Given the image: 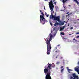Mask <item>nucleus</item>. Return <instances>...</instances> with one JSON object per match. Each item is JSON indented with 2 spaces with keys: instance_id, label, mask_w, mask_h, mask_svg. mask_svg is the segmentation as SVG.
Returning <instances> with one entry per match:
<instances>
[{
  "instance_id": "obj_45",
  "label": "nucleus",
  "mask_w": 79,
  "mask_h": 79,
  "mask_svg": "<svg viewBox=\"0 0 79 79\" xmlns=\"http://www.w3.org/2000/svg\"><path fill=\"white\" fill-rule=\"evenodd\" d=\"M54 29H55V28H54Z\"/></svg>"
},
{
  "instance_id": "obj_6",
  "label": "nucleus",
  "mask_w": 79,
  "mask_h": 79,
  "mask_svg": "<svg viewBox=\"0 0 79 79\" xmlns=\"http://www.w3.org/2000/svg\"><path fill=\"white\" fill-rule=\"evenodd\" d=\"M72 76H70V79H79L78 76L76 75V74H73Z\"/></svg>"
},
{
  "instance_id": "obj_8",
  "label": "nucleus",
  "mask_w": 79,
  "mask_h": 79,
  "mask_svg": "<svg viewBox=\"0 0 79 79\" xmlns=\"http://www.w3.org/2000/svg\"><path fill=\"white\" fill-rule=\"evenodd\" d=\"M74 69L75 71H77V72L78 73V74H79V68L75 67Z\"/></svg>"
},
{
  "instance_id": "obj_21",
  "label": "nucleus",
  "mask_w": 79,
  "mask_h": 79,
  "mask_svg": "<svg viewBox=\"0 0 79 79\" xmlns=\"http://www.w3.org/2000/svg\"><path fill=\"white\" fill-rule=\"evenodd\" d=\"M73 40H75L76 42H77V40H76V39H75V38H74Z\"/></svg>"
},
{
  "instance_id": "obj_19",
  "label": "nucleus",
  "mask_w": 79,
  "mask_h": 79,
  "mask_svg": "<svg viewBox=\"0 0 79 79\" xmlns=\"http://www.w3.org/2000/svg\"><path fill=\"white\" fill-rule=\"evenodd\" d=\"M65 26H63V27L62 28V29H63H63H64V28L65 27Z\"/></svg>"
},
{
  "instance_id": "obj_43",
  "label": "nucleus",
  "mask_w": 79,
  "mask_h": 79,
  "mask_svg": "<svg viewBox=\"0 0 79 79\" xmlns=\"http://www.w3.org/2000/svg\"><path fill=\"white\" fill-rule=\"evenodd\" d=\"M51 33H52V31H51Z\"/></svg>"
},
{
  "instance_id": "obj_23",
  "label": "nucleus",
  "mask_w": 79,
  "mask_h": 79,
  "mask_svg": "<svg viewBox=\"0 0 79 79\" xmlns=\"http://www.w3.org/2000/svg\"><path fill=\"white\" fill-rule=\"evenodd\" d=\"M60 31H62V30H63V28H60Z\"/></svg>"
},
{
  "instance_id": "obj_28",
  "label": "nucleus",
  "mask_w": 79,
  "mask_h": 79,
  "mask_svg": "<svg viewBox=\"0 0 79 79\" xmlns=\"http://www.w3.org/2000/svg\"><path fill=\"white\" fill-rule=\"evenodd\" d=\"M68 13H69V12H68L67 13H66V14L67 15H68Z\"/></svg>"
},
{
  "instance_id": "obj_25",
  "label": "nucleus",
  "mask_w": 79,
  "mask_h": 79,
  "mask_svg": "<svg viewBox=\"0 0 79 79\" xmlns=\"http://www.w3.org/2000/svg\"><path fill=\"white\" fill-rule=\"evenodd\" d=\"M50 24L51 26H52V23H51V22H50Z\"/></svg>"
},
{
  "instance_id": "obj_31",
  "label": "nucleus",
  "mask_w": 79,
  "mask_h": 79,
  "mask_svg": "<svg viewBox=\"0 0 79 79\" xmlns=\"http://www.w3.org/2000/svg\"><path fill=\"white\" fill-rule=\"evenodd\" d=\"M71 29H73V27H71L70 28Z\"/></svg>"
},
{
  "instance_id": "obj_47",
  "label": "nucleus",
  "mask_w": 79,
  "mask_h": 79,
  "mask_svg": "<svg viewBox=\"0 0 79 79\" xmlns=\"http://www.w3.org/2000/svg\"><path fill=\"white\" fill-rule=\"evenodd\" d=\"M46 39H47V38H46Z\"/></svg>"
},
{
  "instance_id": "obj_9",
  "label": "nucleus",
  "mask_w": 79,
  "mask_h": 79,
  "mask_svg": "<svg viewBox=\"0 0 79 79\" xmlns=\"http://www.w3.org/2000/svg\"><path fill=\"white\" fill-rule=\"evenodd\" d=\"M60 23H59L58 22H56V23L54 24V26H56V25H59Z\"/></svg>"
},
{
  "instance_id": "obj_40",
  "label": "nucleus",
  "mask_w": 79,
  "mask_h": 79,
  "mask_svg": "<svg viewBox=\"0 0 79 79\" xmlns=\"http://www.w3.org/2000/svg\"><path fill=\"white\" fill-rule=\"evenodd\" d=\"M61 11H63V10H61Z\"/></svg>"
},
{
  "instance_id": "obj_5",
  "label": "nucleus",
  "mask_w": 79,
  "mask_h": 79,
  "mask_svg": "<svg viewBox=\"0 0 79 79\" xmlns=\"http://www.w3.org/2000/svg\"><path fill=\"white\" fill-rule=\"evenodd\" d=\"M68 0H62V1L63 3V6L64 8H65V9H64V10H66V7L65 6V3H68V2H66V1H68ZM74 0V1H75V3H76L77 4V5H78V6H79V2H78V1H77V0Z\"/></svg>"
},
{
  "instance_id": "obj_1",
  "label": "nucleus",
  "mask_w": 79,
  "mask_h": 79,
  "mask_svg": "<svg viewBox=\"0 0 79 79\" xmlns=\"http://www.w3.org/2000/svg\"><path fill=\"white\" fill-rule=\"evenodd\" d=\"M48 64H47V65L44 67L45 69H44V73L46 74V75L45 77L46 79H52L50 75L51 74V71L50 70L52 69V68L51 66L52 65L51 64L48 63Z\"/></svg>"
},
{
  "instance_id": "obj_26",
  "label": "nucleus",
  "mask_w": 79,
  "mask_h": 79,
  "mask_svg": "<svg viewBox=\"0 0 79 79\" xmlns=\"http://www.w3.org/2000/svg\"><path fill=\"white\" fill-rule=\"evenodd\" d=\"M76 34H79V32L76 33Z\"/></svg>"
},
{
  "instance_id": "obj_46",
  "label": "nucleus",
  "mask_w": 79,
  "mask_h": 79,
  "mask_svg": "<svg viewBox=\"0 0 79 79\" xmlns=\"http://www.w3.org/2000/svg\"><path fill=\"white\" fill-rule=\"evenodd\" d=\"M78 36H79V35Z\"/></svg>"
},
{
  "instance_id": "obj_4",
  "label": "nucleus",
  "mask_w": 79,
  "mask_h": 79,
  "mask_svg": "<svg viewBox=\"0 0 79 79\" xmlns=\"http://www.w3.org/2000/svg\"><path fill=\"white\" fill-rule=\"evenodd\" d=\"M42 15H40V21L41 23H42V24H45V15L44 14H42Z\"/></svg>"
},
{
  "instance_id": "obj_41",
  "label": "nucleus",
  "mask_w": 79,
  "mask_h": 79,
  "mask_svg": "<svg viewBox=\"0 0 79 79\" xmlns=\"http://www.w3.org/2000/svg\"><path fill=\"white\" fill-rule=\"evenodd\" d=\"M46 41L47 42V40H46Z\"/></svg>"
},
{
  "instance_id": "obj_20",
  "label": "nucleus",
  "mask_w": 79,
  "mask_h": 79,
  "mask_svg": "<svg viewBox=\"0 0 79 79\" xmlns=\"http://www.w3.org/2000/svg\"><path fill=\"white\" fill-rule=\"evenodd\" d=\"M40 13H41V14H43V12H42V10H40Z\"/></svg>"
},
{
  "instance_id": "obj_37",
  "label": "nucleus",
  "mask_w": 79,
  "mask_h": 79,
  "mask_svg": "<svg viewBox=\"0 0 79 79\" xmlns=\"http://www.w3.org/2000/svg\"><path fill=\"white\" fill-rule=\"evenodd\" d=\"M78 64L79 65V61L78 62Z\"/></svg>"
},
{
  "instance_id": "obj_30",
  "label": "nucleus",
  "mask_w": 79,
  "mask_h": 79,
  "mask_svg": "<svg viewBox=\"0 0 79 79\" xmlns=\"http://www.w3.org/2000/svg\"><path fill=\"white\" fill-rule=\"evenodd\" d=\"M57 47H56L55 48V50H57Z\"/></svg>"
},
{
  "instance_id": "obj_14",
  "label": "nucleus",
  "mask_w": 79,
  "mask_h": 79,
  "mask_svg": "<svg viewBox=\"0 0 79 79\" xmlns=\"http://www.w3.org/2000/svg\"><path fill=\"white\" fill-rule=\"evenodd\" d=\"M45 15H46V17H48L49 15H48L47 14V12H45Z\"/></svg>"
},
{
  "instance_id": "obj_42",
  "label": "nucleus",
  "mask_w": 79,
  "mask_h": 79,
  "mask_svg": "<svg viewBox=\"0 0 79 79\" xmlns=\"http://www.w3.org/2000/svg\"><path fill=\"white\" fill-rule=\"evenodd\" d=\"M62 58H63V57H61V59H62Z\"/></svg>"
},
{
  "instance_id": "obj_12",
  "label": "nucleus",
  "mask_w": 79,
  "mask_h": 79,
  "mask_svg": "<svg viewBox=\"0 0 79 79\" xmlns=\"http://www.w3.org/2000/svg\"><path fill=\"white\" fill-rule=\"evenodd\" d=\"M51 11H52V13H51V14L50 15V16H52H52H54L53 15V12H52V11H53V10ZM53 13H54V11H53Z\"/></svg>"
},
{
  "instance_id": "obj_35",
  "label": "nucleus",
  "mask_w": 79,
  "mask_h": 79,
  "mask_svg": "<svg viewBox=\"0 0 79 79\" xmlns=\"http://www.w3.org/2000/svg\"><path fill=\"white\" fill-rule=\"evenodd\" d=\"M69 35H71V34H69Z\"/></svg>"
},
{
  "instance_id": "obj_22",
  "label": "nucleus",
  "mask_w": 79,
  "mask_h": 79,
  "mask_svg": "<svg viewBox=\"0 0 79 79\" xmlns=\"http://www.w3.org/2000/svg\"><path fill=\"white\" fill-rule=\"evenodd\" d=\"M58 56H59V55H57L56 57V58H58Z\"/></svg>"
},
{
  "instance_id": "obj_44",
  "label": "nucleus",
  "mask_w": 79,
  "mask_h": 79,
  "mask_svg": "<svg viewBox=\"0 0 79 79\" xmlns=\"http://www.w3.org/2000/svg\"><path fill=\"white\" fill-rule=\"evenodd\" d=\"M63 63H64V62H63Z\"/></svg>"
},
{
  "instance_id": "obj_3",
  "label": "nucleus",
  "mask_w": 79,
  "mask_h": 79,
  "mask_svg": "<svg viewBox=\"0 0 79 79\" xmlns=\"http://www.w3.org/2000/svg\"><path fill=\"white\" fill-rule=\"evenodd\" d=\"M51 1L49 2V5L51 11H52L53 12V8H54V5L53 4V2H54V4L56 5L57 3V2L56 1L54 2L56 0H50Z\"/></svg>"
},
{
  "instance_id": "obj_27",
  "label": "nucleus",
  "mask_w": 79,
  "mask_h": 79,
  "mask_svg": "<svg viewBox=\"0 0 79 79\" xmlns=\"http://www.w3.org/2000/svg\"><path fill=\"white\" fill-rule=\"evenodd\" d=\"M63 68V66H61V69H62V68Z\"/></svg>"
},
{
  "instance_id": "obj_33",
  "label": "nucleus",
  "mask_w": 79,
  "mask_h": 79,
  "mask_svg": "<svg viewBox=\"0 0 79 79\" xmlns=\"http://www.w3.org/2000/svg\"><path fill=\"white\" fill-rule=\"evenodd\" d=\"M60 44L58 45H57V47H58V46H60Z\"/></svg>"
},
{
  "instance_id": "obj_39",
  "label": "nucleus",
  "mask_w": 79,
  "mask_h": 79,
  "mask_svg": "<svg viewBox=\"0 0 79 79\" xmlns=\"http://www.w3.org/2000/svg\"><path fill=\"white\" fill-rule=\"evenodd\" d=\"M45 0V1H47V0Z\"/></svg>"
},
{
  "instance_id": "obj_36",
  "label": "nucleus",
  "mask_w": 79,
  "mask_h": 79,
  "mask_svg": "<svg viewBox=\"0 0 79 79\" xmlns=\"http://www.w3.org/2000/svg\"><path fill=\"white\" fill-rule=\"evenodd\" d=\"M69 6H71V5H69Z\"/></svg>"
},
{
  "instance_id": "obj_10",
  "label": "nucleus",
  "mask_w": 79,
  "mask_h": 79,
  "mask_svg": "<svg viewBox=\"0 0 79 79\" xmlns=\"http://www.w3.org/2000/svg\"><path fill=\"white\" fill-rule=\"evenodd\" d=\"M60 52H61V51L58 50H57V51H56L55 52V53H60Z\"/></svg>"
},
{
  "instance_id": "obj_34",
  "label": "nucleus",
  "mask_w": 79,
  "mask_h": 79,
  "mask_svg": "<svg viewBox=\"0 0 79 79\" xmlns=\"http://www.w3.org/2000/svg\"><path fill=\"white\" fill-rule=\"evenodd\" d=\"M68 26H69V24H68Z\"/></svg>"
},
{
  "instance_id": "obj_13",
  "label": "nucleus",
  "mask_w": 79,
  "mask_h": 79,
  "mask_svg": "<svg viewBox=\"0 0 79 79\" xmlns=\"http://www.w3.org/2000/svg\"><path fill=\"white\" fill-rule=\"evenodd\" d=\"M64 25V23H63V22H61V23H60V24L59 23V25H60V26H62Z\"/></svg>"
},
{
  "instance_id": "obj_18",
  "label": "nucleus",
  "mask_w": 79,
  "mask_h": 79,
  "mask_svg": "<svg viewBox=\"0 0 79 79\" xmlns=\"http://www.w3.org/2000/svg\"><path fill=\"white\" fill-rule=\"evenodd\" d=\"M56 64H60V62H57L56 63Z\"/></svg>"
},
{
  "instance_id": "obj_24",
  "label": "nucleus",
  "mask_w": 79,
  "mask_h": 79,
  "mask_svg": "<svg viewBox=\"0 0 79 79\" xmlns=\"http://www.w3.org/2000/svg\"><path fill=\"white\" fill-rule=\"evenodd\" d=\"M63 23H64H64H66V21H64Z\"/></svg>"
},
{
  "instance_id": "obj_29",
  "label": "nucleus",
  "mask_w": 79,
  "mask_h": 79,
  "mask_svg": "<svg viewBox=\"0 0 79 79\" xmlns=\"http://www.w3.org/2000/svg\"><path fill=\"white\" fill-rule=\"evenodd\" d=\"M76 38H77V39H78V38H79V36H77L76 37Z\"/></svg>"
},
{
  "instance_id": "obj_15",
  "label": "nucleus",
  "mask_w": 79,
  "mask_h": 79,
  "mask_svg": "<svg viewBox=\"0 0 79 79\" xmlns=\"http://www.w3.org/2000/svg\"><path fill=\"white\" fill-rule=\"evenodd\" d=\"M72 13H70L68 14V15H66V17H68V18H69V15H71Z\"/></svg>"
},
{
  "instance_id": "obj_16",
  "label": "nucleus",
  "mask_w": 79,
  "mask_h": 79,
  "mask_svg": "<svg viewBox=\"0 0 79 79\" xmlns=\"http://www.w3.org/2000/svg\"><path fill=\"white\" fill-rule=\"evenodd\" d=\"M64 68L62 69L61 71V73H63V71H64Z\"/></svg>"
},
{
  "instance_id": "obj_2",
  "label": "nucleus",
  "mask_w": 79,
  "mask_h": 79,
  "mask_svg": "<svg viewBox=\"0 0 79 79\" xmlns=\"http://www.w3.org/2000/svg\"><path fill=\"white\" fill-rule=\"evenodd\" d=\"M50 38L49 39V40H47L46 42L47 44V54L48 55H50V51L51 50V49H52V47L51 46V44L50 43V41L52 40V35H51V34H50Z\"/></svg>"
},
{
  "instance_id": "obj_11",
  "label": "nucleus",
  "mask_w": 79,
  "mask_h": 79,
  "mask_svg": "<svg viewBox=\"0 0 79 79\" xmlns=\"http://www.w3.org/2000/svg\"><path fill=\"white\" fill-rule=\"evenodd\" d=\"M67 70H68V71L69 73V72H70V71H71V69H69L68 68V67H67Z\"/></svg>"
},
{
  "instance_id": "obj_7",
  "label": "nucleus",
  "mask_w": 79,
  "mask_h": 79,
  "mask_svg": "<svg viewBox=\"0 0 79 79\" xmlns=\"http://www.w3.org/2000/svg\"><path fill=\"white\" fill-rule=\"evenodd\" d=\"M52 18H53V20L57 21L58 22H60V17H59V16L56 17L55 16H52Z\"/></svg>"
},
{
  "instance_id": "obj_38",
  "label": "nucleus",
  "mask_w": 79,
  "mask_h": 79,
  "mask_svg": "<svg viewBox=\"0 0 79 79\" xmlns=\"http://www.w3.org/2000/svg\"><path fill=\"white\" fill-rule=\"evenodd\" d=\"M44 10H45V7H44Z\"/></svg>"
},
{
  "instance_id": "obj_32",
  "label": "nucleus",
  "mask_w": 79,
  "mask_h": 79,
  "mask_svg": "<svg viewBox=\"0 0 79 79\" xmlns=\"http://www.w3.org/2000/svg\"><path fill=\"white\" fill-rule=\"evenodd\" d=\"M64 39L65 40H66V38H64Z\"/></svg>"
},
{
  "instance_id": "obj_17",
  "label": "nucleus",
  "mask_w": 79,
  "mask_h": 79,
  "mask_svg": "<svg viewBox=\"0 0 79 79\" xmlns=\"http://www.w3.org/2000/svg\"><path fill=\"white\" fill-rule=\"evenodd\" d=\"M61 34H62V35H64V33H62V32H61Z\"/></svg>"
}]
</instances>
